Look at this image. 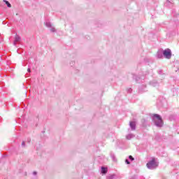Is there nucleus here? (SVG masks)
Returning <instances> with one entry per match:
<instances>
[{
  "label": "nucleus",
  "mask_w": 179,
  "mask_h": 179,
  "mask_svg": "<svg viewBox=\"0 0 179 179\" xmlns=\"http://www.w3.org/2000/svg\"><path fill=\"white\" fill-rule=\"evenodd\" d=\"M171 55H173V53L171 52V50L170 48H166L165 50L161 48L157 52L156 57L158 59H163V58L170 59L171 58Z\"/></svg>",
  "instance_id": "1"
},
{
  "label": "nucleus",
  "mask_w": 179,
  "mask_h": 179,
  "mask_svg": "<svg viewBox=\"0 0 179 179\" xmlns=\"http://www.w3.org/2000/svg\"><path fill=\"white\" fill-rule=\"evenodd\" d=\"M152 121L154 123V125L157 127V128H162L163 125H164V122H163V118L160 115L157 113L152 115Z\"/></svg>",
  "instance_id": "2"
},
{
  "label": "nucleus",
  "mask_w": 179,
  "mask_h": 179,
  "mask_svg": "<svg viewBox=\"0 0 179 179\" xmlns=\"http://www.w3.org/2000/svg\"><path fill=\"white\" fill-rule=\"evenodd\" d=\"M146 166L149 170H155V169L159 167V162H156V158L152 157L151 160L146 164Z\"/></svg>",
  "instance_id": "3"
},
{
  "label": "nucleus",
  "mask_w": 179,
  "mask_h": 179,
  "mask_svg": "<svg viewBox=\"0 0 179 179\" xmlns=\"http://www.w3.org/2000/svg\"><path fill=\"white\" fill-rule=\"evenodd\" d=\"M155 139L157 141V142H162L164 141L165 139H167L165 136H162L160 134H156Z\"/></svg>",
  "instance_id": "4"
},
{
  "label": "nucleus",
  "mask_w": 179,
  "mask_h": 179,
  "mask_svg": "<svg viewBox=\"0 0 179 179\" xmlns=\"http://www.w3.org/2000/svg\"><path fill=\"white\" fill-rule=\"evenodd\" d=\"M107 173H108V168L105 166H101V174L102 176H106V174H107Z\"/></svg>",
  "instance_id": "5"
},
{
  "label": "nucleus",
  "mask_w": 179,
  "mask_h": 179,
  "mask_svg": "<svg viewBox=\"0 0 179 179\" xmlns=\"http://www.w3.org/2000/svg\"><path fill=\"white\" fill-rule=\"evenodd\" d=\"M129 125L131 131H135L136 129V122L130 121Z\"/></svg>",
  "instance_id": "6"
},
{
  "label": "nucleus",
  "mask_w": 179,
  "mask_h": 179,
  "mask_svg": "<svg viewBox=\"0 0 179 179\" xmlns=\"http://www.w3.org/2000/svg\"><path fill=\"white\" fill-rule=\"evenodd\" d=\"M145 92H148V90H146V85H141L139 87H138V93H145Z\"/></svg>",
  "instance_id": "7"
},
{
  "label": "nucleus",
  "mask_w": 179,
  "mask_h": 179,
  "mask_svg": "<svg viewBox=\"0 0 179 179\" xmlns=\"http://www.w3.org/2000/svg\"><path fill=\"white\" fill-rule=\"evenodd\" d=\"M169 121H177L178 120V115L172 114L169 116Z\"/></svg>",
  "instance_id": "8"
},
{
  "label": "nucleus",
  "mask_w": 179,
  "mask_h": 179,
  "mask_svg": "<svg viewBox=\"0 0 179 179\" xmlns=\"http://www.w3.org/2000/svg\"><path fill=\"white\" fill-rule=\"evenodd\" d=\"M148 126H149V123L148 122V120L142 119L141 127H143V128H148Z\"/></svg>",
  "instance_id": "9"
},
{
  "label": "nucleus",
  "mask_w": 179,
  "mask_h": 179,
  "mask_svg": "<svg viewBox=\"0 0 179 179\" xmlns=\"http://www.w3.org/2000/svg\"><path fill=\"white\" fill-rule=\"evenodd\" d=\"M149 85H150V86H153L154 87H156V86H159V82H157V80H152L149 82Z\"/></svg>",
  "instance_id": "10"
},
{
  "label": "nucleus",
  "mask_w": 179,
  "mask_h": 179,
  "mask_svg": "<svg viewBox=\"0 0 179 179\" xmlns=\"http://www.w3.org/2000/svg\"><path fill=\"white\" fill-rule=\"evenodd\" d=\"M20 40H22V38L20 37V36L17 35V34H15V36L14 38V41H13L14 45H16V42L20 41Z\"/></svg>",
  "instance_id": "11"
},
{
  "label": "nucleus",
  "mask_w": 179,
  "mask_h": 179,
  "mask_svg": "<svg viewBox=\"0 0 179 179\" xmlns=\"http://www.w3.org/2000/svg\"><path fill=\"white\" fill-rule=\"evenodd\" d=\"M166 8H173V3L170 1V0H166V3H164Z\"/></svg>",
  "instance_id": "12"
},
{
  "label": "nucleus",
  "mask_w": 179,
  "mask_h": 179,
  "mask_svg": "<svg viewBox=\"0 0 179 179\" xmlns=\"http://www.w3.org/2000/svg\"><path fill=\"white\" fill-rule=\"evenodd\" d=\"M145 64H148V65H149V64H150V62H153V59H150V58H148V57H145L143 59Z\"/></svg>",
  "instance_id": "13"
},
{
  "label": "nucleus",
  "mask_w": 179,
  "mask_h": 179,
  "mask_svg": "<svg viewBox=\"0 0 179 179\" xmlns=\"http://www.w3.org/2000/svg\"><path fill=\"white\" fill-rule=\"evenodd\" d=\"M133 79L136 82V83H139V80H141V77L137 75L133 74Z\"/></svg>",
  "instance_id": "14"
},
{
  "label": "nucleus",
  "mask_w": 179,
  "mask_h": 179,
  "mask_svg": "<svg viewBox=\"0 0 179 179\" xmlns=\"http://www.w3.org/2000/svg\"><path fill=\"white\" fill-rule=\"evenodd\" d=\"M134 138H135V135L132 134H129L126 136V139H127V141H131V139Z\"/></svg>",
  "instance_id": "15"
},
{
  "label": "nucleus",
  "mask_w": 179,
  "mask_h": 179,
  "mask_svg": "<svg viewBox=\"0 0 179 179\" xmlns=\"http://www.w3.org/2000/svg\"><path fill=\"white\" fill-rule=\"evenodd\" d=\"M110 157L113 162H117V158L115 157V155L113 152H110Z\"/></svg>",
  "instance_id": "16"
},
{
  "label": "nucleus",
  "mask_w": 179,
  "mask_h": 179,
  "mask_svg": "<svg viewBox=\"0 0 179 179\" xmlns=\"http://www.w3.org/2000/svg\"><path fill=\"white\" fill-rule=\"evenodd\" d=\"M115 177H117V175L115 173H113V174L107 176L106 179H113V178H115Z\"/></svg>",
  "instance_id": "17"
},
{
  "label": "nucleus",
  "mask_w": 179,
  "mask_h": 179,
  "mask_svg": "<svg viewBox=\"0 0 179 179\" xmlns=\"http://www.w3.org/2000/svg\"><path fill=\"white\" fill-rule=\"evenodd\" d=\"M3 2L6 3V5L7 6V8H12V4H10V3L8 1L3 0Z\"/></svg>",
  "instance_id": "18"
},
{
  "label": "nucleus",
  "mask_w": 179,
  "mask_h": 179,
  "mask_svg": "<svg viewBox=\"0 0 179 179\" xmlns=\"http://www.w3.org/2000/svg\"><path fill=\"white\" fill-rule=\"evenodd\" d=\"M45 26H46V27H48V28L52 27V24L50 22H45Z\"/></svg>",
  "instance_id": "19"
},
{
  "label": "nucleus",
  "mask_w": 179,
  "mask_h": 179,
  "mask_svg": "<svg viewBox=\"0 0 179 179\" xmlns=\"http://www.w3.org/2000/svg\"><path fill=\"white\" fill-rule=\"evenodd\" d=\"M172 14H173V15L175 16V17H178V13H177L176 12V10H175V9L172 10Z\"/></svg>",
  "instance_id": "20"
},
{
  "label": "nucleus",
  "mask_w": 179,
  "mask_h": 179,
  "mask_svg": "<svg viewBox=\"0 0 179 179\" xmlns=\"http://www.w3.org/2000/svg\"><path fill=\"white\" fill-rule=\"evenodd\" d=\"M128 159L130 162H134V160H135V158H134V157H132V155H129L128 157Z\"/></svg>",
  "instance_id": "21"
},
{
  "label": "nucleus",
  "mask_w": 179,
  "mask_h": 179,
  "mask_svg": "<svg viewBox=\"0 0 179 179\" xmlns=\"http://www.w3.org/2000/svg\"><path fill=\"white\" fill-rule=\"evenodd\" d=\"M50 31L52 33H57V29H55V28L52 27H50Z\"/></svg>",
  "instance_id": "22"
},
{
  "label": "nucleus",
  "mask_w": 179,
  "mask_h": 179,
  "mask_svg": "<svg viewBox=\"0 0 179 179\" xmlns=\"http://www.w3.org/2000/svg\"><path fill=\"white\" fill-rule=\"evenodd\" d=\"M21 146H22V148H26V142L25 141H22V144H21Z\"/></svg>",
  "instance_id": "23"
},
{
  "label": "nucleus",
  "mask_w": 179,
  "mask_h": 179,
  "mask_svg": "<svg viewBox=\"0 0 179 179\" xmlns=\"http://www.w3.org/2000/svg\"><path fill=\"white\" fill-rule=\"evenodd\" d=\"M125 163H126V164H131V161H129V159H126Z\"/></svg>",
  "instance_id": "24"
},
{
  "label": "nucleus",
  "mask_w": 179,
  "mask_h": 179,
  "mask_svg": "<svg viewBox=\"0 0 179 179\" xmlns=\"http://www.w3.org/2000/svg\"><path fill=\"white\" fill-rule=\"evenodd\" d=\"M127 91V93H132V88H128Z\"/></svg>",
  "instance_id": "25"
},
{
  "label": "nucleus",
  "mask_w": 179,
  "mask_h": 179,
  "mask_svg": "<svg viewBox=\"0 0 179 179\" xmlns=\"http://www.w3.org/2000/svg\"><path fill=\"white\" fill-rule=\"evenodd\" d=\"M5 86V83L3 82H0V87H3Z\"/></svg>",
  "instance_id": "26"
},
{
  "label": "nucleus",
  "mask_w": 179,
  "mask_h": 179,
  "mask_svg": "<svg viewBox=\"0 0 179 179\" xmlns=\"http://www.w3.org/2000/svg\"><path fill=\"white\" fill-rule=\"evenodd\" d=\"M158 73L159 75H163V70H159Z\"/></svg>",
  "instance_id": "27"
},
{
  "label": "nucleus",
  "mask_w": 179,
  "mask_h": 179,
  "mask_svg": "<svg viewBox=\"0 0 179 179\" xmlns=\"http://www.w3.org/2000/svg\"><path fill=\"white\" fill-rule=\"evenodd\" d=\"M27 143H30V142H31V138H27Z\"/></svg>",
  "instance_id": "28"
},
{
  "label": "nucleus",
  "mask_w": 179,
  "mask_h": 179,
  "mask_svg": "<svg viewBox=\"0 0 179 179\" xmlns=\"http://www.w3.org/2000/svg\"><path fill=\"white\" fill-rule=\"evenodd\" d=\"M74 64H75V62H70V65H71V66H73V65H74Z\"/></svg>",
  "instance_id": "29"
},
{
  "label": "nucleus",
  "mask_w": 179,
  "mask_h": 179,
  "mask_svg": "<svg viewBox=\"0 0 179 179\" xmlns=\"http://www.w3.org/2000/svg\"><path fill=\"white\" fill-rule=\"evenodd\" d=\"M33 175H34V176H37V171H34V172H33Z\"/></svg>",
  "instance_id": "30"
},
{
  "label": "nucleus",
  "mask_w": 179,
  "mask_h": 179,
  "mask_svg": "<svg viewBox=\"0 0 179 179\" xmlns=\"http://www.w3.org/2000/svg\"><path fill=\"white\" fill-rule=\"evenodd\" d=\"M159 106H160V107H163V102H160V103H159Z\"/></svg>",
  "instance_id": "31"
},
{
  "label": "nucleus",
  "mask_w": 179,
  "mask_h": 179,
  "mask_svg": "<svg viewBox=\"0 0 179 179\" xmlns=\"http://www.w3.org/2000/svg\"><path fill=\"white\" fill-rule=\"evenodd\" d=\"M27 72H31V69H30V67H29V68L27 69Z\"/></svg>",
  "instance_id": "32"
},
{
  "label": "nucleus",
  "mask_w": 179,
  "mask_h": 179,
  "mask_svg": "<svg viewBox=\"0 0 179 179\" xmlns=\"http://www.w3.org/2000/svg\"><path fill=\"white\" fill-rule=\"evenodd\" d=\"M172 91H173V92H177V90H176V88H173V89H172Z\"/></svg>",
  "instance_id": "33"
},
{
  "label": "nucleus",
  "mask_w": 179,
  "mask_h": 179,
  "mask_svg": "<svg viewBox=\"0 0 179 179\" xmlns=\"http://www.w3.org/2000/svg\"><path fill=\"white\" fill-rule=\"evenodd\" d=\"M42 134H45V130L42 131Z\"/></svg>",
  "instance_id": "34"
},
{
  "label": "nucleus",
  "mask_w": 179,
  "mask_h": 179,
  "mask_svg": "<svg viewBox=\"0 0 179 179\" xmlns=\"http://www.w3.org/2000/svg\"><path fill=\"white\" fill-rule=\"evenodd\" d=\"M3 24H5V21L3 22Z\"/></svg>",
  "instance_id": "35"
},
{
  "label": "nucleus",
  "mask_w": 179,
  "mask_h": 179,
  "mask_svg": "<svg viewBox=\"0 0 179 179\" xmlns=\"http://www.w3.org/2000/svg\"><path fill=\"white\" fill-rule=\"evenodd\" d=\"M38 125V124H36V127H37Z\"/></svg>",
  "instance_id": "36"
},
{
  "label": "nucleus",
  "mask_w": 179,
  "mask_h": 179,
  "mask_svg": "<svg viewBox=\"0 0 179 179\" xmlns=\"http://www.w3.org/2000/svg\"><path fill=\"white\" fill-rule=\"evenodd\" d=\"M178 155H179V151H178Z\"/></svg>",
  "instance_id": "37"
}]
</instances>
